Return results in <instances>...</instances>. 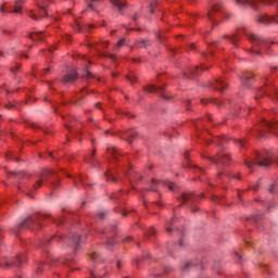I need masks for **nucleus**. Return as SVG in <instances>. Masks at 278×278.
I'll use <instances>...</instances> for the list:
<instances>
[{"instance_id": "1", "label": "nucleus", "mask_w": 278, "mask_h": 278, "mask_svg": "<svg viewBox=\"0 0 278 278\" xmlns=\"http://www.w3.org/2000/svg\"><path fill=\"white\" fill-rule=\"evenodd\" d=\"M216 144L217 147H223L220 152H217L215 156H203L202 157H207L210 162H213V164H216V166H229L231 164V157L229 156V153L225 151V142H227V138L225 137H216L214 140H206V144Z\"/></svg>"}, {"instance_id": "2", "label": "nucleus", "mask_w": 278, "mask_h": 278, "mask_svg": "<svg viewBox=\"0 0 278 278\" xmlns=\"http://www.w3.org/2000/svg\"><path fill=\"white\" fill-rule=\"evenodd\" d=\"M274 118L271 121L261 119L251 134L257 138H266V134H277L278 130V112L273 111Z\"/></svg>"}, {"instance_id": "3", "label": "nucleus", "mask_w": 278, "mask_h": 278, "mask_svg": "<svg viewBox=\"0 0 278 278\" xmlns=\"http://www.w3.org/2000/svg\"><path fill=\"white\" fill-rule=\"evenodd\" d=\"M47 218H51V215L37 214L34 217H27L16 227L13 233H18L21 229H31V231H36L42 227V223H45Z\"/></svg>"}, {"instance_id": "4", "label": "nucleus", "mask_w": 278, "mask_h": 278, "mask_svg": "<svg viewBox=\"0 0 278 278\" xmlns=\"http://www.w3.org/2000/svg\"><path fill=\"white\" fill-rule=\"evenodd\" d=\"M275 162V159L273 157V152L270 151H264V152H256L255 159H250L244 161V165L249 168H253V166H264L265 168H268L270 164Z\"/></svg>"}, {"instance_id": "5", "label": "nucleus", "mask_w": 278, "mask_h": 278, "mask_svg": "<svg viewBox=\"0 0 278 278\" xmlns=\"http://www.w3.org/2000/svg\"><path fill=\"white\" fill-rule=\"evenodd\" d=\"M231 16H233V14L225 11L222 2L213 4L212 9L207 13V18L211 21L212 25H218V21H222V18L224 21H229Z\"/></svg>"}, {"instance_id": "6", "label": "nucleus", "mask_w": 278, "mask_h": 278, "mask_svg": "<svg viewBox=\"0 0 278 278\" xmlns=\"http://www.w3.org/2000/svg\"><path fill=\"white\" fill-rule=\"evenodd\" d=\"M55 170L54 169H43L38 175V179L36 180L35 185L33 186V190H38V188H42V184L47 181L53 188H58L60 186V180L53 181V177H55Z\"/></svg>"}, {"instance_id": "7", "label": "nucleus", "mask_w": 278, "mask_h": 278, "mask_svg": "<svg viewBox=\"0 0 278 278\" xmlns=\"http://www.w3.org/2000/svg\"><path fill=\"white\" fill-rule=\"evenodd\" d=\"M249 40L252 42V49H250V53H252V55H260L262 53V49H268V47H270L268 41L255 34L250 35Z\"/></svg>"}, {"instance_id": "8", "label": "nucleus", "mask_w": 278, "mask_h": 278, "mask_svg": "<svg viewBox=\"0 0 278 278\" xmlns=\"http://www.w3.org/2000/svg\"><path fill=\"white\" fill-rule=\"evenodd\" d=\"M27 256L25 254H17L15 258L3 257L0 260V268L8 270L10 268H21L22 264H25Z\"/></svg>"}, {"instance_id": "9", "label": "nucleus", "mask_w": 278, "mask_h": 278, "mask_svg": "<svg viewBox=\"0 0 278 278\" xmlns=\"http://www.w3.org/2000/svg\"><path fill=\"white\" fill-rule=\"evenodd\" d=\"M238 5H250L256 12L262 10V5H273V0H236Z\"/></svg>"}, {"instance_id": "10", "label": "nucleus", "mask_w": 278, "mask_h": 278, "mask_svg": "<svg viewBox=\"0 0 278 278\" xmlns=\"http://www.w3.org/2000/svg\"><path fill=\"white\" fill-rule=\"evenodd\" d=\"M201 200V195H194L192 193H182L178 201L180 202V205L178 207H181V205H189L192 207V205H197L198 201Z\"/></svg>"}, {"instance_id": "11", "label": "nucleus", "mask_w": 278, "mask_h": 278, "mask_svg": "<svg viewBox=\"0 0 278 278\" xmlns=\"http://www.w3.org/2000/svg\"><path fill=\"white\" fill-rule=\"evenodd\" d=\"M143 91L147 92L148 94L151 92H155L161 97V99H164V101H170V97L166 94V90L164 87H156L153 85H150L148 87H143Z\"/></svg>"}, {"instance_id": "12", "label": "nucleus", "mask_w": 278, "mask_h": 278, "mask_svg": "<svg viewBox=\"0 0 278 278\" xmlns=\"http://www.w3.org/2000/svg\"><path fill=\"white\" fill-rule=\"evenodd\" d=\"M63 242H67L70 247H72L74 253H76L77 249H79V244H81V237L78 235H71L70 237H61Z\"/></svg>"}, {"instance_id": "13", "label": "nucleus", "mask_w": 278, "mask_h": 278, "mask_svg": "<svg viewBox=\"0 0 278 278\" xmlns=\"http://www.w3.org/2000/svg\"><path fill=\"white\" fill-rule=\"evenodd\" d=\"M229 85L225 83L223 78H216L213 83L210 84V88L217 90L218 92H225Z\"/></svg>"}, {"instance_id": "14", "label": "nucleus", "mask_w": 278, "mask_h": 278, "mask_svg": "<svg viewBox=\"0 0 278 278\" xmlns=\"http://www.w3.org/2000/svg\"><path fill=\"white\" fill-rule=\"evenodd\" d=\"M273 84L268 80V77L264 78V87L257 89L256 94L254 96L255 101H260L264 94H268V87Z\"/></svg>"}, {"instance_id": "15", "label": "nucleus", "mask_w": 278, "mask_h": 278, "mask_svg": "<svg viewBox=\"0 0 278 278\" xmlns=\"http://www.w3.org/2000/svg\"><path fill=\"white\" fill-rule=\"evenodd\" d=\"M77 79H79V74L77 73V71L72 70L71 72H67L63 76L62 83L63 84H73L74 81H77Z\"/></svg>"}, {"instance_id": "16", "label": "nucleus", "mask_w": 278, "mask_h": 278, "mask_svg": "<svg viewBox=\"0 0 278 278\" xmlns=\"http://www.w3.org/2000/svg\"><path fill=\"white\" fill-rule=\"evenodd\" d=\"M258 22L263 23V25H270L276 23L278 25L277 15H263L258 17Z\"/></svg>"}, {"instance_id": "17", "label": "nucleus", "mask_w": 278, "mask_h": 278, "mask_svg": "<svg viewBox=\"0 0 278 278\" xmlns=\"http://www.w3.org/2000/svg\"><path fill=\"white\" fill-rule=\"evenodd\" d=\"M51 3H53V0H42L41 2H38V8L40 10V16L42 18L48 16L47 7L51 5Z\"/></svg>"}, {"instance_id": "18", "label": "nucleus", "mask_w": 278, "mask_h": 278, "mask_svg": "<svg viewBox=\"0 0 278 278\" xmlns=\"http://www.w3.org/2000/svg\"><path fill=\"white\" fill-rule=\"evenodd\" d=\"M207 70H208V67H200V66L190 67L189 68L190 76H188V73H186V72L182 73V76L189 77V78L197 77V75H199V71H207Z\"/></svg>"}, {"instance_id": "19", "label": "nucleus", "mask_w": 278, "mask_h": 278, "mask_svg": "<svg viewBox=\"0 0 278 278\" xmlns=\"http://www.w3.org/2000/svg\"><path fill=\"white\" fill-rule=\"evenodd\" d=\"M165 231L172 236H178V238H184L185 233H186V229L184 228H180V229H176V228H173L170 226H167L165 228Z\"/></svg>"}, {"instance_id": "20", "label": "nucleus", "mask_w": 278, "mask_h": 278, "mask_svg": "<svg viewBox=\"0 0 278 278\" xmlns=\"http://www.w3.org/2000/svg\"><path fill=\"white\" fill-rule=\"evenodd\" d=\"M151 40L149 39H139L135 41V49H149L151 47Z\"/></svg>"}, {"instance_id": "21", "label": "nucleus", "mask_w": 278, "mask_h": 278, "mask_svg": "<svg viewBox=\"0 0 278 278\" xmlns=\"http://www.w3.org/2000/svg\"><path fill=\"white\" fill-rule=\"evenodd\" d=\"M185 160H186V164H185V166H187L188 168H192V169H194V173H199L200 175H203V168H201V167H199V166H197V165H191L190 164V162H189V160H190V152H186L185 153Z\"/></svg>"}, {"instance_id": "22", "label": "nucleus", "mask_w": 278, "mask_h": 278, "mask_svg": "<svg viewBox=\"0 0 278 278\" xmlns=\"http://www.w3.org/2000/svg\"><path fill=\"white\" fill-rule=\"evenodd\" d=\"M253 79H255V76L253 74H244L241 78L242 86H244V88H251Z\"/></svg>"}, {"instance_id": "23", "label": "nucleus", "mask_w": 278, "mask_h": 278, "mask_svg": "<svg viewBox=\"0 0 278 278\" xmlns=\"http://www.w3.org/2000/svg\"><path fill=\"white\" fill-rule=\"evenodd\" d=\"M55 236H53L51 239L42 240L39 242V249L43 251V253H49V245L51 244L52 240H55Z\"/></svg>"}, {"instance_id": "24", "label": "nucleus", "mask_w": 278, "mask_h": 278, "mask_svg": "<svg viewBox=\"0 0 278 278\" xmlns=\"http://www.w3.org/2000/svg\"><path fill=\"white\" fill-rule=\"evenodd\" d=\"M92 3L97 2V1H101V0H89ZM110 2L112 3L113 8H117V10H123V8H125V5H127L126 2H124L123 0H110Z\"/></svg>"}, {"instance_id": "25", "label": "nucleus", "mask_w": 278, "mask_h": 278, "mask_svg": "<svg viewBox=\"0 0 278 278\" xmlns=\"http://www.w3.org/2000/svg\"><path fill=\"white\" fill-rule=\"evenodd\" d=\"M230 112L236 116H245L244 112H247V109H242V106H238V105H231Z\"/></svg>"}, {"instance_id": "26", "label": "nucleus", "mask_w": 278, "mask_h": 278, "mask_svg": "<svg viewBox=\"0 0 278 278\" xmlns=\"http://www.w3.org/2000/svg\"><path fill=\"white\" fill-rule=\"evenodd\" d=\"M202 105H207V103H213L214 105H217V108H223V102L216 99H201Z\"/></svg>"}, {"instance_id": "27", "label": "nucleus", "mask_w": 278, "mask_h": 278, "mask_svg": "<svg viewBox=\"0 0 278 278\" xmlns=\"http://www.w3.org/2000/svg\"><path fill=\"white\" fill-rule=\"evenodd\" d=\"M223 38H227V40H229V42H232L235 45L236 48H238V40H240V37L238 36V34H233L231 36L229 35H224Z\"/></svg>"}, {"instance_id": "28", "label": "nucleus", "mask_w": 278, "mask_h": 278, "mask_svg": "<svg viewBox=\"0 0 278 278\" xmlns=\"http://www.w3.org/2000/svg\"><path fill=\"white\" fill-rule=\"evenodd\" d=\"M94 155H97V150H93L91 153L90 159H86L85 162L87 164H91L92 166H99V162L98 160L94 157Z\"/></svg>"}, {"instance_id": "29", "label": "nucleus", "mask_w": 278, "mask_h": 278, "mask_svg": "<svg viewBox=\"0 0 278 278\" xmlns=\"http://www.w3.org/2000/svg\"><path fill=\"white\" fill-rule=\"evenodd\" d=\"M28 38H30V40H38L39 42H42V40H45V37H42V31L31 33L28 35Z\"/></svg>"}, {"instance_id": "30", "label": "nucleus", "mask_w": 278, "mask_h": 278, "mask_svg": "<svg viewBox=\"0 0 278 278\" xmlns=\"http://www.w3.org/2000/svg\"><path fill=\"white\" fill-rule=\"evenodd\" d=\"M29 127H31L34 130H36V129H41V131H43V134H45L46 136L49 135V128H45V127H42V126H40V125H38V124L31 123V124H29Z\"/></svg>"}, {"instance_id": "31", "label": "nucleus", "mask_w": 278, "mask_h": 278, "mask_svg": "<svg viewBox=\"0 0 278 278\" xmlns=\"http://www.w3.org/2000/svg\"><path fill=\"white\" fill-rule=\"evenodd\" d=\"M105 247L106 249H109V251H114V247H116V241L112 238H108V241L105 242Z\"/></svg>"}, {"instance_id": "32", "label": "nucleus", "mask_w": 278, "mask_h": 278, "mask_svg": "<svg viewBox=\"0 0 278 278\" xmlns=\"http://www.w3.org/2000/svg\"><path fill=\"white\" fill-rule=\"evenodd\" d=\"M218 177H226V179H240V175H231L230 173H219Z\"/></svg>"}, {"instance_id": "33", "label": "nucleus", "mask_w": 278, "mask_h": 278, "mask_svg": "<svg viewBox=\"0 0 278 278\" xmlns=\"http://www.w3.org/2000/svg\"><path fill=\"white\" fill-rule=\"evenodd\" d=\"M49 267V265H47V263H39L37 269H36V275L37 277H40V275H42V270H45V268Z\"/></svg>"}, {"instance_id": "34", "label": "nucleus", "mask_w": 278, "mask_h": 278, "mask_svg": "<svg viewBox=\"0 0 278 278\" xmlns=\"http://www.w3.org/2000/svg\"><path fill=\"white\" fill-rule=\"evenodd\" d=\"M126 137H121L122 140H128L129 144H131V139L136 138L138 134L136 132H125Z\"/></svg>"}, {"instance_id": "35", "label": "nucleus", "mask_w": 278, "mask_h": 278, "mask_svg": "<svg viewBox=\"0 0 278 278\" xmlns=\"http://www.w3.org/2000/svg\"><path fill=\"white\" fill-rule=\"evenodd\" d=\"M83 101H84V96H74V97H72V103H73V105H81V103H83Z\"/></svg>"}, {"instance_id": "36", "label": "nucleus", "mask_w": 278, "mask_h": 278, "mask_svg": "<svg viewBox=\"0 0 278 278\" xmlns=\"http://www.w3.org/2000/svg\"><path fill=\"white\" fill-rule=\"evenodd\" d=\"M105 177H106V181H113V184H117V178L116 176H114V174L112 173H104Z\"/></svg>"}, {"instance_id": "37", "label": "nucleus", "mask_w": 278, "mask_h": 278, "mask_svg": "<svg viewBox=\"0 0 278 278\" xmlns=\"http://www.w3.org/2000/svg\"><path fill=\"white\" fill-rule=\"evenodd\" d=\"M92 277L103 278L105 277V271H99V268H96L94 271H91Z\"/></svg>"}, {"instance_id": "38", "label": "nucleus", "mask_w": 278, "mask_h": 278, "mask_svg": "<svg viewBox=\"0 0 278 278\" xmlns=\"http://www.w3.org/2000/svg\"><path fill=\"white\" fill-rule=\"evenodd\" d=\"M108 153L114 157V160H118V150L116 148H109Z\"/></svg>"}, {"instance_id": "39", "label": "nucleus", "mask_w": 278, "mask_h": 278, "mask_svg": "<svg viewBox=\"0 0 278 278\" xmlns=\"http://www.w3.org/2000/svg\"><path fill=\"white\" fill-rule=\"evenodd\" d=\"M51 223H53L54 225H58L59 227H61L62 225H64V217H59V218H51Z\"/></svg>"}, {"instance_id": "40", "label": "nucleus", "mask_w": 278, "mask_h": 278, "mask_svg": "<svg viewBox=\"0 0 278 278\" xmlns=\"http://www.w3.org/2000/svg\"><path fill=\"white\" fill-rule=\"evenodd\" d=\"M268 192H270V194H277V192H278V185L277 184H273L269 187Z\"/></svg>"}, {"instance_id": "41", "label": "nucleus", "mask_w": 278, "mask_h": 278, "mask_svg": "<svg viewBox=\"0 0 278 278\" xmlns=\"http://www.w3.org/2000/svg\"><path fill=\"white\" fill-rule=\"evenodd\" d=\"M118 114L121 116H126L127 118H134V114L128 111H119Z\"/></svg>"}, {"instance_id": "42", "label": "nucleus", "mask_w": 278, "mask_h": 278, "mask_svg": "<svg viewBox=\"0 0 278 278\" xmlns=\"http://www.w3.org/2000/svg\"><path fill=\"white\" fill-rule=\"evenodd\" d=\"M157 2L155 0H153L151 3H150V14H153L155 12V9L157 8Z\"/></svg>"}, {"instance_id": "43", "label": "nucleus", "mask_w": 278, "mask_h": 278, "mask_svg": "<svg viewBox=\"0 0 278 278\" xmlns=\"http://www.w3.org/2000/svg\"><path fill=\"white\" fill-rule=\"evenodd\" d=\"M23 5H25V0H15V8L23 10Z\"/></svg>"}, {"instance_id": "44", "label": "nucleus", "mask_w": 278, "mask_h": 278, "mask_svg": "<svg viewBox=\"0 0 278 278\" xmlns=\"http://www.w3.org/2000/svg\"><path fill=\"white\" fill-rule=\"evenodd\" d=\"M213 47H214V46H212V45L208 46L207 52H204V53H203V56H204V58L207 59V55H213V53H214L213 50H212Z\"/></svg>"}, {"instance_id": "45", "label": "nucleus", "mask_w": 278, "mask_h": 278, "mask_svg": "<svg viewBox=\"0 0 278 278\" xmlns=\"http://www.w3.org/2000/svg\"><path fill=\"white\" fill-rule=\"evenodd\" d=\"M156 231L155 228L151 227L148 230V233H146L147 238H150V236H155Z\"/></svg>"}, {"instance_id": "46", "label": "nucleus", "mask_w": 278, "mask_h": 278, "mask_svg": "<svg viewBox=\"0 0 278 278\" xmlns=\"http://www.w3.org/2000/svg\"><path fill=\"white\" fill-rule=\"evenodd\" d=\"M74 30L78 31L79 34H81V31H84V29L81 28V25H79L78 22L75 23Z\"/></svg>"}, {"instance_id": "47", "label": "nucleus", "mask_w": 278, "mask_h": 278, "mask_svg": "<svg viewBox=\"0 0 278 278\" xmlns=\"http://www.w3.org/2000/svg\"><path fill=\"white\" fill-rule=\"evenodd\" d=\"M192 266H194V263L187 262L185 263L182 270H189L190 268H192Z\"/></svg>"}, {"instance_id": "48", "label": "nucleus", "mask_w": 278, "mask_h": 278, "mask_svg": "<svg viewBox=\"0 0 278 278\" xmlns=\"http://www.w3.org/2000/svg\"><path fill=\"white\" fill-rule=\"evenodd\" d=\"M68 262H73V256H67V257L65 258V261L62 262V264H63L64 266H70V265H68Z\"/></svg>"}, {"instance_id": "49", "label": "nucleus", "mask_w": 278, "mask_h": 278, "mask_svg": "<svg viewBox=\"0 0 278 278\" xmlns=\"http://www.w3.org/2000/svg\"><path fill=\"white\" fill-rule=\"evenodd\" d=\"M123 45H125V38H122L117 41L116 48L121 49V47H123Z\"/></svg>"}, {"instance_id": "50", "label": "nucleus", "mask_w": 278, "mask_h": 278, "mask_svg": "<svg viewBox=\"0 0 278 278\" xmlns=\"http://www.w3.org/2000/svg\"><path fill=\"white\" fill-rule=\"evenodd\" d=\"M91 260H93V262H99V253L93 252V253L91 254Z\"/></svg>"}, {"instance_id": "51", "label": "nucleus", "mask_w": 278, "mask_h": 278, "mask_svg": "<svg viewBox=\"0 0 278 278\" xmlns=\"http://www.w3.org/2000/svg\"><path fill=\"white\" fill-rule=\"evenodd\" d=\"M106 215H108V213H105V211H101V212L98 214L100 220H103Z\"/></svg>"}, {"instance_id": "52", "label": "nucleus", "mask_w": 278, "mask_h": 278, "mask_svg": "<svg viewBox=\"0 0 278 278\" xmlns=\"http://www.w3.org/2000/svg\"><path fill=\"white\" fill-rule=\"evenodd\" d=\"M166 188H168V190H175V184H173V182H167L166 185Z\"/></svg>"}, {"instance_id": "53", "label": "nucleus", "mask_w": 278, "mask_h": 278, "mask_svg": "<svg viewBox=\"0 0 278 278\" xmlns=\"http://www.w3.org/2000/svg\"><path fill=\"white\" fill-rule=\"evenodd\" d=\"M29 18H33V21H38V16L34 12H29L28 14Z\"/></svg>"}, {"instance_id": "54", "label": "nucleus", "mask_w": 278, "mask_h": 278, "mask_svg": "<svg viewBox=\"0 0 278 278\" xmlns=\"http://www.w3.org/2000/svg\"><path fill=\"white\" fill-rule=\"evenodd\" d=\"M21 10H22L21 8H16V7H15V9H13L12 11H10V13H11V14H21Z\"/></svg>"}, {"instance_id": "55", "label": "nucleus", "mask_w": 278, "mask_h": 278, "mask_svg": "<svg viewBox=\"0 0 278 278\" xmlns=\"http://www.w3.org/2000/svg\"><path fill=\"white\" fill-rule=\"evenodd\" d=\"M86 77H87V79H92V78H94V74H91L90 71L87 70Z\"/></svg>"}, {"instance_id": "56", "label": "nucleus", "mask_w": 278, "mask_h": 278, "mask_svg": "<svg viewBox=\"0 0 278 278\" xmlns=\"http://www.w3.org/2000/svg\"><path fill=\"white\" fill-rule=\"evenodd\" d=\"M168 273H173V267L167 266V267L164 268V274L168 275Z\"/></svg>"}, {"instance_id": "57", "label": "nucleus", "mask_w": 278, "mask_h": 278, "mask_svg": "<svg viewBox=\"0 0 278 278\" xmlns=\"http://www.w3.org/2000/svg\"><path fill=\"white\" fill-rule=\"evenodd\" d=\"M138 18H140V14L135 13V14L132 15V21H134V23H136V21H138Z\"/></svg>"}, {"instance_id": "58", "label": "nucleus", "mask_w": 278, "mask_h": 278, "mask_svg": "<svg viewBox=\"0 0 278 278\" xmlns=\"http://www.w3.org/2000/svg\"><path fill=\"white\" fill-rule=\"evenodd\" d=\"M7 161L10 162V160H12L13 155L12 152H9L5 154Z\"/></svg>"}, {"instance_id": "59", "label": "nucleus", "mask_w": 278, "mask_h": 278, "mask_svg": "<svg viewBox=\"0 0 278 278\" xmlns=\"http://www.w3.org/2000/svg\"><path fill=\"white\" fill-rule=\"evenodd\" d=\"M236 142H237V144H238L239 147L244 148V141H242V140H237Z\"/></svg>"}, {"instance_id": "60", "label": "nucleus", "mask_w": 278, "mask_h": 278, "mask_svg": "<svg viewBox=\"0 0 278 278\" xmlns=\"http://www.w3.org/2000/svg\"><path fill=\"white\" fill-rule=\"evenodd\" d=\"M211 200H212L214 203H219V202H218L219 199H218L216 195H213V197L211 198Z\"/></svg>"}, {"instance_id": "61", "label": "nucleus", "mask_w": 278, "mask_h": 278, "mask_svg": "<svg viewBox=\"0 0 278 278\" xmlns=\"http://www.w3.org/2000/svg\"><path fill=\"white\" fill-rule=\"evenodd\" d=\"M14 108H15L14 104H7V105H5V109H7V110H12V109H14Z\"/></svg>"}, {"instance_id": "62", "label": "nucleus", "mask_w": 278, "mask_h": 278, "mask_svg": "<svg viewBox=\"0 0 278 278\" xmlns=\"http://www.w3.org/2000/svg\"><path fill=\"white\" fill-rule=\"evenodd\" d=\"M273 91H274V99H276V101H278V92L275 89H273Z\"/></svg>"}, {"instance_id": "63", "label": "nucleus", "mask_w": 278, "mask_h": 278, "mask_svg": "<svg viewBox=\"0 0 278 278\" xmlns=\"http://www.w3.org/2000/svg\"><path fill=\"white\" fill-rule=\"evenodd\" d=\"M131 237H126L125 239L122 240V242H130Z\"/></svg>"}, {"instance_id": "64", "label": "nucleus", "mask_w": 278, "mask_h": 278, "mask_svg": "<svg viewBox=\"0 0 278 278\" xmlns=\"http://www.w3.org/2000/svg\"><path fill=\"white\" fill-rule=\"evenodd\" d=\"M58 262H60L59 258H53V260H51L50 264L53 265V264H55V263H58Z\"/></svg>"}]
</instances>
